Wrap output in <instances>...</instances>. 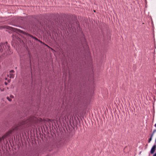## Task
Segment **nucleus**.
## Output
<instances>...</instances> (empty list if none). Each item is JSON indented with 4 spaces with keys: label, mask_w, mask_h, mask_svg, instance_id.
Masks as SVG:
<instances>
[{
    "label": "nucleus",
    "mask_w": 156,
    "mask_h": 156,
    "mask_svg": "<svg viewBox=\"0 0 156 156\" xmlns=\"http://www.w3.org/2000/svg\"><path fill=\"white\" fill-rule=\"evenodd\" d=\"M14 97L12 95H10L9 97H7V99L9 101H12V98H13Z\"/></svg>",
    "instance_id": "0eeeda50"
},
{
    "label": "nucleus",
    "mask_w": 156,
    "mask_h": 156,
    "mask_svg": "<svg viewBox=\"0 0 156 156\" xmlns=\"http://www.w3.org/2000/svg\"><path fill=\"white\" fill-rule=\"evenodd\" d=\"M37 119L35 117H31L28 121L31 122H34V121H36Z\"/></svg>",
    "instance_id": "39448f33"
},
{
    "label": "nucleus",
    "mask_w": 156,
    "mask_h": 156,
    "mask_svg": "<svg viewBox=\"0 0 156 156\" xmlns=\"http://www.w3.org/2000/svg\"><path fill=\"white\" fill-rule=\"evenodd\" d=\"M18 129V128H15V129L17 130Z\"/></svg>",
    "instance_id": "9d476101"
},
{
    "label": "nucleus",
    "mask_w": 156,
    "mask_h": 156,
    "mask_svg": "<svg viewBox=\"0 0 156 156\" xmlns=\"http://www.w3.org/2000/svg\"><path fill=\"white\" fill-rule=\"evenodd\" d=\"M156 145H154L153 146L151 150V154H153L155 150Z\"/></svg>",
    "instance_id": "20e7f679"
},
{
    "label": "nucleus",
    "mask_w": 156,
    "mask_h": 156,
    "mask_svg": "<svg viewBox=\"0 0 156 156\" xmlns=\"http://www.w3.org/2000/svg\"><path fill=\"white\" fill-rule=\"evenodd\" d=\"M4 45L2 43L0 44V52H2L3 51V48H4Z\"/></svg>",
    "instance_id": "423d86ee"
},
{
    "label": "nucleus",
    "mask_w": 156,
    "mask_h": 156,
    "mask_svg": "<svg viewBox=\"0 0 156 156\" xmlns=\"http://www.w3.org/2000/svg\"><path fill=\"white\" fill-rule=\"evenodd\" d=\"M33 37V38L34 39H35V40H37V39L36 38V37Z\"/></svg>",
    "instance_id": "1a4fd4ad"
},
{
    "label": "nucleus",
    "mask_w": 156,
    "mask_h": 156,
    "mask_svg": "<svg viewBox=\"0 0 156 156\" xmlns=\"http://www.w3.org/2000/svg\"><path fill=\"white\" fill-rule=\"evenodd\" d=\"M152 136H153V135H152L151 136L150 138H149L148 140L149 142H150L151 140Z\"/></svg>",
    "instance_id": "6e6552de"
},
{
    "label": "nucleus",
    "mask_w": 156,
    "mask_h": 156,
    "mask_svg": "<svg viewBox=\"0 0 156 156\" xmlns=\"http://www.w3.org/2000/svg\"><path fill=\"white\" fill-rule=\"evenodd\" d=\"M14 72V71L12 70L9 72V75H8L9 77L10 78H13L14 77V75L12 74V73Z\"/></svg>",
    "instance_id": "7ed1b4c3"
},
{
    "label": "nucleus",
    "mask_w": 156,
    "mask_h": 156,
    "mask_svg": "<svg viewBox=\"0 0 156 156\" xmlns=\"http://www.w3.org/2000/svg\"><path fill=\"white\" fill-rule=\"evenodd\" d=\"M39 42H40L41 43H42V42L41 41H39Z\"/></svg>",
    "instance_id": "f8f14e48"
},
{
    "label": "nucleus",
    "mask_w": 156,
    "mask_h": 156,
    "mask_svg": "<svg viewBox=\"0 0 156 156\" xmlns=\"http://www.w3.org/2000/svg\"><path fill=\"white\" fill-rule=\"evenodd\" d=\"M155 126L156 127V123L155 125Z\"/></svg>",
    "instance_id": "9b49d317"
},
{
    "label": "nucleus",
    "mask_w": 156,
    "mask_h": 156,
    "mask_svg": "<svg viewBox=\"0 0 156 156\" xmlns=\"http://www.w3.org/2000/svg\"><path fill=\"white\" fill-rule=\"evenodd\" d=\"M12 132V131L11 130L9 132H8L5 135L2 137V139H4L6 137H7L9 136L11 134Z\"/></svg>",
    "instance_id": "f03ea898"
},
{
    "label": "nucleus",
    "mask_w": 156,
    "mask_h": 156,
    "mask_svg": "<svg viewBox=\"0 0 156 156\" xmlns=\"http://www.w3.org/2000/svg\"><path fill=\"white\" fill-rule=\"evenodd\" d=\"M69 113H68L63 112L61 116L59 118V120L60 122H66L68 120Z\"/></svg>",
    "instance_id": "f257e3e1"
}]
</instances>
